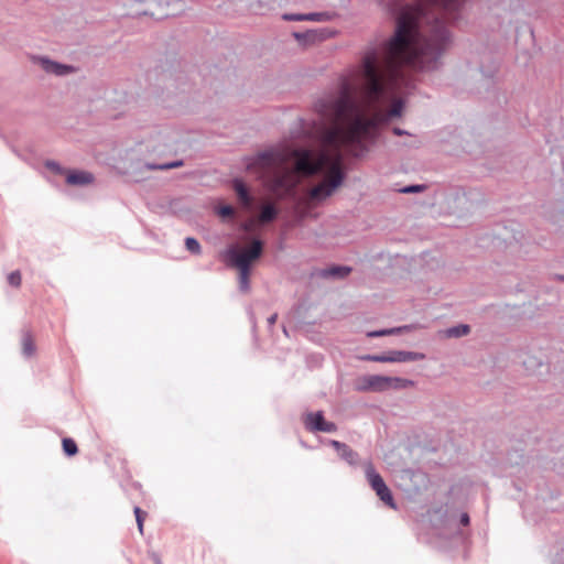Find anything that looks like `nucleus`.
Wrapping results in <instances>:
<instances>
[{"label": "nucleus", "instance_id": "nucleus-8", "mask_svg": "<svg viewBox=\"0 0 564 564\" xmlns=\"http://www.w3.org/2000/svg\"><path fill=\"white\" fill-rule=\"evenodd\" d=\"M425 355L416 351L392 350L388 352L389 362H410L423 360Z\"/></svg>", "mask_w": 564, "mask_h": 564}, {"label": "nucleus", "instance_id": "nucleus-10", "mask_svg": "<svg viewBox=\"0 0 564 564\" xmlns=\"http://www.w3.org/2000/svg\"><path fill=\"white\" fill-rule=\"evenodd\" d=\"M94 181V175L86 171H73L69 172L66 176V182L69 185H87Z\"/></svg>", "mask_w": 564, "mask_h": 564}, {"label": "nucleus", "instance_id": "nucleus-36", "mask_svg": "<svg viewBox=\"0 0 564 564\" xmlns=\"http://www.w3.org/2000/svg\"><path fill=\"white\" fill-rule=\"evenodd\" d=\"M556 279L560 281H564V275H556Z\"/></svg>", "mask_w": 564, "mask_h": 564}, {"label": "nucleus", "instance_id": "nucleus-26", "mask_svg": "<svg viewBox=\"0 0 564 564\" xmlns=\"http://www.w3.org/2000/svg\"><path fill=\"white\" fill-rule=\"evenodd\" d=\"M272 154L270 152H262L259 153L256 161L261 164L262 166L269 165L272 162Z\"/></svg>", "mask_w": 564, "mask_h": 564}, {"label": "nucleus", "instance_id": "nucleus-28", "mask_svg": "<svg viewBox=\"0 0 564 564\" xmlns=\"http://www.w3.org/2000/svg\"><path fill=\"white\" fill-rule=\"evenodd\" d=\"M45 166L50 171L54 172L55 174H63L64 173L63 167L57 162H55V161H51V160L46 161L45 162Z\"/></svg>", "mask_w": 564, "mask_h": 564}, {"label": "nucleus", "instance_id": "nucleus-19", "mask_svg": "<svg viewBox=\"0 0 564 564\" xmlns=\"http://www.w3.org/2000/svg\"><path fill=\"white\" fill-rule=\"evenodd\" d=\"M62 445H63V451L67 456H74L78 452L77 445H76L75 441L72 438H68V437L64 438L62 442Z\"/></svg>", "mask_w": 564, "mask_h": 564}, {"label": "nucleus", "instance_id": "nucleus-30", "mask_svg": "<svg viewBox=\"0 0 564 564\" xmlns=\"http://www.w3.org/2000/svg\"><path fill=\"white\" fill-rule=\"evenodd\" d=\"M496 70H497V64L496 63H492L490 65V67L488 68V70H485L482 67L480 68L481 74L486 78H491L494 76V74L496 73Z\"/></svg>", "mask_w": 564, "mask_h": 564}, {"label": "nucleus", "instance_id": "nucleus-12", "mask_svg": "<svg viewBox=\"0 0 564 564\" xmlns=\"http://www.w3.org/2000/svg\"><path fill=\"white\" fill-rule=\"evenodd\" d=\"M351 272V268L347 265H333L321 270L322 278L344 279Z\"/></svg>", "mask_w": 564, "mask_h": 564}, {"label": "nucleus", "instance_id": "nucleus-17", "mask_svg": "<svg viewBox=\"0 0 564 564\" xmlns=\"http://www.w3.org/2000/svg\"><path fill=\"white\" fill-rule=\"evenodd\" d=\"M182 165H183V161L182 160H177V161H173V162H169V163H163V164H153V163H145L144 164L147 170H161V171L176 169V167H180Z\"/></svg>", "mask_w": 564, "mask_h": 564}, {"label": "nucleus", "instance_id": "nucleus-34", "mask_svg": "<svg viewBox=\"0 0 564 564\" xmlns=\"http://www.w3.org/2000/svg\"><path fill=\"white\" fill-rule=\"evenodd\" d=\"M155 564H162V561L159 556H154Z\"/></svg>", "mask_w": 564, "mask_h": 564}, {"label": "nucleus", "instance_id": "nucleus-13", "mask_svg": "<svg viewBox=\"0 0 564 564\" xmlns=\"http://www.w3.org/2000/svg\"><path fill=\"white\" fill-rule=\"evenodd\" d=\"M338 454L340 458L347 462L350 466H357L359 463L358 453L350 448L347 444Z\"/></svg>", "mask_w": 564, "mask_h": 564}, {"label": "nucleus", "instance_id": "nucleus-21", "mask_svg": "<svg viewBox=\"0 0 564 564\" xmlns=\"http://www.w3.org/2000/svg\"><path fill=\"white\" fill-rule=\"evenodd\" d=\"M305 21H316V22H325L330 19V15L327 12H313L305 14Z\"/></svg>", "mask_w": 564, "mask_h": 564}, {"label": "nucleus", "instance_id": "nucleus-9", "mask_svg": "<svg viewBox=\"0 0 564 564\" xmlns=\"http://www.w3.org/2000/svg\"><path fill=\"white\" fill-rule=\"evenodd\" d=\"M279 216V208L274 203H265L260 206L257 220L261 225L274 221Z\"/></svg>", "mask_w": 564, "mask_h": 564}, {"label": "nucleus", "instance_id": "nucleus-32", "mask_svg": "<svg viewBox=\"0 0 564 564\" xmlns=\"http://www.w3.org/2000/svg\"><path fill=\"white\" fill-rule=\"evenodd\" d=\"M393 133H394L395 135H404V134H408V132H406L405 130H403V129H401V128H398V127L393 128Z\"/></svg>", "mask_w": 564, "mask_h": 564}, {"label": "nucleus", "instance_id": "nucleus-16", "mask_svg": "<svg viewBox=\"0 0 564 564\" xmlns=\"http://www.w3.org/2000/svg\"><path fill=\"white\" fill-rule=\"evenodd\" d=\"M406 329H409L408 326L394 327V328H384V329L369 332L367 334V336L371 337V338H373V337H382V336L400 334V333H402L403 330H406Z\"/></svg>", "mask_w": 564, "mask_h": 564}, {"label": "nucleus", "instance_id": "nucleus-14", "mask_svg": "<svg viewBox=\"0 0 564 564\" xmlns=\"http://www.w3.org/2000/svg\"><path fill=\"white\" fill-rule=\"evenodd\" d=\"M413 386V381L404 378L399 377H388V390L394 389V390H402L408 387Z\"/></svg>", "mask_w": 564, "mask_h": 564}, {"label": "nucleus", "instance_id": "nucleus-5", "mask_svg": "<svg viewBox=\"0 0 564 564\" xmlns=\"http://www.w3.org/2000/svg\"><path fill=\"white\" fill-rule=\"evenodd\" d=\"M469 524V516L466 512L457 514L456 511H446L444 527L441 531V535L449 536V535H459V525H468Z\"/></svg>", "mask_w": 564, "mask_h": 564}, {"label": "nucleus", "instance_id": "nucleus-33", "mask_svg": "<svg viewBox=\"0 0 564 564\" xmlns=\"http://www.w3.org/2000/svg\"><path fill=\"white\" fill-rule=\"evenodd\" d=\"M278 318V314H272L270 317H268V324L270 326L274 325Z\"/></svg>", "mask_w": 564, "mask_h": 564}, {"label": "nucleus", "instance_id": "nucleus-35", "mask_svg": "<svg viewBox=\"0 0 564 564\" xmlns=\"http://www.w3.org/2000/svg\"><path fill=\"white\" fill-rule=\"evenodd\" d=\"M294 36L300 40V39L304 37V34H302V33H294Z\"/></svg>", "mask_w": 564, "mask_h": 564}, {"label": "nucleus", "instance_id": "nucleus-25", "mask_svg": "<svg viewBox=\"0 0 564 564\" xmlns=\"http://www.w3.org/2000/svg\"><path fill=\"white\" fill-rule=\"evenodd\" d=\"M133 512H134V516H135V521H137V524H138V529H139L140 533H142V531H143V521H144L145 513L139 507H134Z\"/></svg>", "mask_w": 564, "mask_h": 564}, {"label": "nucleus", "instance_id": "nucleus-31", "mask_svg": "<svg viewBox=\"0 0 564 564\" xmlns=\"http://www.w3.org/2000/svg\"><path fill=\"white\" fill-rule=\"evenodd\" d=\"M330 446H333L338 453L346 446L345 443L339 441L332 440L329 441Z\"/></svg>", "mask_w": 564, "mask_h": 564}, {"label": "nucleus", "instance_id": "nucleus-27", "mask_svg": "<svg viewBox=\"0 0 564 564\" xmlns=\"http://www.w3.org/2000/svg\"><path fill=\"white\" fill-rule=\"evenodd\" d=\"M8 282L12 286H19L21 284V274L19 271H13L8 275Z\"/></svg>", "mask_w": 564, "mask_h": 564}, {"label": "nucleus", "instance_id": "nucleus-18", "mask_svg": "<svg viewBox=\"0 0 564 564\" xmlns=\"http://www.w3.org/2000/svg\"><path fill=\"white\" fill-rule=\"evenodd\" d=\"M470 328L468 325L460 324L453 326L446 330L448 337H462L469 333Z\"/></svg>", "mask_w": 564, "mask_h": 564}, {"label": "nucleus", "instance_id": "nucleus-6", "mask_svg": "<svg viewBox=\"0 0 564 564\" xmlns=\"http://www.w3.org/2000/svg\"><path fill=\"white\" fill-rule=\"evenodd\" d=\"M360 391L382 392L388 390V377L380 375H371L362 378L361 383L357 387Z\"/></svg>", "mask_w": 564, "mask_h": 564}, {"label": "nucleus", "instance_id": "nucleus-22", "mask_svg": "<svg viewBox=\"0 0 564 564\" xmlns=\"http://www.w3.org/2000/svg\"><path fill=\"white\" fill-rule=\"evenodd\" d=\"M425 185L421 184H414V185H408L399 189L400 193L403 194H413V193H421L425 189Z\"/></svg>", "mask_w": 564, "mask_h": 564}, {"label": "nucleus", "instance_id": "nucleus-3", "mask_svg": "<svg viewBox=\"0 0 564 564\" xmlns=\"http://www.w3.org/2000/svg\"><path fill=\"white\" fill-rule=\"evenodd\" d=\"M364 468L366 479L378 498L391 509H397L391 490L386 485L381 475L376 470L373 464L368 460L364 464Z\"/></svg>", "mask_w": 564, "mask_h": 564}, {"label": "nucleus", "instance_id": "nucleus-7", "mask_svg": "<svg viewBox=\"0 0 564 564\" xmlns=\"http://www.w3.org/2000/svg\"><path fill=\"white\" fill-rule=\"evenodd\" d=\"M41 66L46 73L57 76H64L75 72V67L72 65L61 64L45 57L41 58Z\"/></svg>", "mask_w": 564, "mask_h": 564}, {"label": "nucleus", "instance_id": "nucleus-11", "mask_svg": "<svg viewBox=\"0 0 564 564\" xmlns=\"http://www.w3.org/2000/svg\"><path fill=\"white\" fill-rule=\"evenodd\" d=\"M232 186L242 205L246 207H250L252 204V196L248 187L245 185V183L239 178H235L232 182Z\"/></svg>", "mask_w": 564, "mask_h": 564}, {"label": "nucleus", "instance_id": "nucleus-29", "mask_svg": "<svg viewBox=\"0 0 564 564\" xmlns=\"http://www.w3.org/2000/svg\"><path fill=\"white\" fill-rule=\"evenodd\" d=\"M305 14L303 13H285L283 20L285 21H305Z\"/></svg>", "mask_w": 564, "mask_h": 564}, {"label": "nucleus", "instance_id": "nucleus-20", "mask_svg": "<svg viewBox=\"0 0 564 564\" xmlns=\"http://www.w3.org/2000/svg\"><path fill=\"white\" fill-rule=\"evenodd\" d=\"M185 247L191 253L194 254H199L202 251L198 240L194 237H187L185 239Z\"/></svg>", "mask_w": 564, "mask_h": 564}, {"label": "nucleus", "instance_id": "nucleus-23", "mask_svg": "<svg viewBox=\"0 0 564 564\" xmlns=\"http://www.w3.org/2000/svg\"><path fill=\"white\" fill-rule=\"evenodd\" d=\"M361 359L367 360V361H375V362H389L388 352L380 354V355H366Z\"/></svg>", "mask_w": 564, "mask_h": 564}, {"label": "nucleus", "instance_id": "nucleus-1", "mask_svg": "<svg viewBox=\"0 0 564 564\" xmlns=\"http://www.w3.org/2000/svg\"><path fill=\"white\" fill-rule=\"evenodd\" d=\"M391 10H399L393 36L381 53L368 52L361 63L359 76L365 102L375 107L371 117L351 97L348 88L336 99H321L315 109L326 127V142L335 152H315L306 148L290 151L294 171L282 167L273 177V187L285 194L292 193L301 177L323 176L325 180L313 186L307 197L322 202L329 197L344 182L346 173L340 154L341 148L366 150L365 141L376 138L379 126L400 117L404 102L394 99L391 108L383 111L380 105L402 87L410 78L406 68L419 70L437 69L441 58L451 44L447 21L458 18L465 0H383Z\"/></svg>", "mask_w": 564, "mask_h": 564}, {"label": "nucleus", "instance_id": "nucleus-4", "mask_svg": "<svg viewBox=\"0 0 564 564\" xmlns=\"http://www.w3.org/2000/svg\"><path fill=\"white\" fill-rule=\"evenodd\" d=\"M304 425L307 431L313 433H334L337 431V425L334 422L326 421L322 411L306 413Z\"/></svg>", "mask_w": 564, "mask_h": 564}, {"label": "nucleus", "instance_id": "nucleus-15", "mask_svg": "<svg viewBox=\"0 0 564 564\" xmlns=\"http://www.w3.org/2000/svg\"><path fill=\"white\" fill-rule=\"evenodd\" d=\"M35 351V346L30 332H24L22 335V352L25 357H31Z\"/></svg>", "mask_w": 564, "mask_h": 564}, {"label": "nucleus", "instance_id": "nucleus-2", "mask_svg": "<svg viewBox=\"0 0 564 564\" xmlns=\"http://www.w3.org/2000/svg\"><path fill=\"white\" fill-rule=\"evenodd\" d=\"M263 253V242L259 238H253L247 248L229 247L225 257L231 267L239 270V290L248 292L250 289L249 275L253 261L258 260Z\"/></svg>", "mask_w": 564, "mask_h": 564}, {"label": "nucleus", "instance_id": "nucleus-24", "mask_svg": "<svg viewBox=\"0 0 564 564\" xmlns=\"http://www.w3.org/2000/svg\"><path fill=\"white\" fill-rule=\"evenodd\" d=\"M217 213L223 218H229L235 215V208L230 205H223L218 208Z\"/></svg>", "mask_w": 564, "mask_h": 564}]
</instances>
